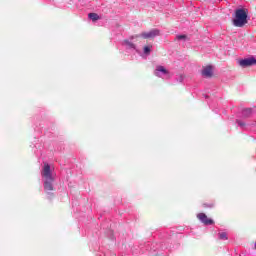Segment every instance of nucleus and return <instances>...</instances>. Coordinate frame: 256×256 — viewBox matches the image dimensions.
Returning <instances> with one entry per match:
<instances>
[{
  "label": "nucleus",
  "mask_w": 256,
  "mask_h": 256,
  "mask_svg": "<svg viewBox=\"0 0 256 256\" xmlns=\"http://www.w3.org/2000/svg\"><path fill=\"white\" fill-rule=\"evenodd\" d=\"M247 15L249 11L245 8H239L235 11V19L233 20V25L235 27H245L247 25Z\"/></svg>",
  "instance_id": "nucleus-1"
},
{
  "label": "nucleus",
  "mask_w": 256,
  "mask_h": 256,
  "mask_svg": "<svg viewBox=\"0 0 256 256\" xmlns=\"http://www.w3.org/2000/svg\"><path fill=\"white\" fill-rule=\"evenodd\" d=\"M41 175L43 180H55V168L49 165V163L44 162Z\"/></svg>",
  "instance_id": "nucleus-2"
},
{
  "label": "nucleus",
  "mask_w": 256,
  "mask_h": 256,
  "mask_svg": "<svg viewBox=\"0 0 256 256\" xmlns=\"http://www.w3.org/2000/svg\"><path fill=\"white\" fill-rule=\"evenodd\" d=\"M154 75H156V77H165L166 79H169V70L160 65L156 67Z\"/></svg>",
  "instance_id": "nucleus-3"
},
{
  "label": "nucleus",
  "mask_w": 256,
  "mask_h": 256,
  "mask_svg": "<svg viewBox=\"0 0 256 256\" xmlns=\"http://www.w3.org/2000/svg\"><path fill=\"white\" fill-rule=\"evenodd\" d=\"M159 35V29H152L149 32H142L140 37H143V39H153L155 37H159Z\"/></svg>",
  "instance_id": "nucleus-4"
},
{
  "label": "nucleus",
  "mask_w": 256,
  "mask_h": 256,
  "mask_svg": "<svg viewBox=\"0 0 256 256\" xmlns=\"http://www.w3.org/2000/svg\"><path fill=\"white\" fill-rule=\"evenodd\" d=\"M252 65H256V59L253 57L246 58L239 61L240 67H251Z\"/></svg>",
  "instance_id": "nucleus-5"
},
{
  "label": "nucleus",
  "mask_w": 256,
  "mask_h": 256,
  "mask_svg": "<svg viewBox=\"0 0 256 256\" xmlns=\"http://www.w3.org/2000/svg\"><path fill=\"white\" fill-rule=\"evenodd\" d=\"M197 218L204 223V225H213V220L208 218L207 215L205 213H199L197 215Z\"/></svg>",
  "instance_id": "nucleus-6"
},
{
  "label": "nucleus",
  "mask_w": 256,
  "mask_h": 256,
  "mask_svg": "<svg viewBox=\"0 0 256 256\" xmlns=\"http://www.w3.org/2000/svg\"><path fill=\"white\" fill-rule=\"evenodd\" d=\"M202 75H203V77H212V75H213V67L206 66L205 68H203Z\"/></svg>",
  "instance_id": "nucleus-7"
},
{
  "label": "nucleus",
  "mask_w": 256,
  "mask_h": 256,
  "mask_svg": "<svg viewBox=\"0 0 256 256\" xmlns=\"http://www.w3.org/2000/svg\"><path fill=\"white\" fill-rule=\"evenodd\" d=\"M44 181V190L53 191V182L55 180H43Z\"/></svg>",
  "instance_id": "nucleus-8"
},
{
  "label": "nucleus",
  "mask_w": 256,
  "mask_h": 256,
  "mask_svg": "<svg viewBox=\"0 0 256 256\" xmlns=\"http://www.w3.org/2000/svg\"><path fill=\"white\" fill-rule=\"evenodd\" d=\"M218 239L221 241H227V239H229L227 232H219Z\"/></svg>",
  "instance_id": "nucleus-9"
},
{
  "label": "nucleus",
  "mask_w": 256,
  "mask_h": 256,
  "mask_svg": "<svg viewBox=\"0 0 256 256\" xmlns=\"http://www.w3.org/2000/svg\"><path fill=\"white\" fill-rule=\"evenodd\" d=\"M89 19L92 21H99L101 18L97 15V13H89L88 14Z\"/></svg>",
  "instance_id": "nucleus-10"
},
{
  "label": "nucleus",
  "mask_w": 256,
  "mask_h": 256,
  "mask_svg": "<svg viewBox=\"0 0 256 256\" xmlns=\"http://www.w3.org/2000/svg\"><path fill=\"white\" fill-rule=\"evenodd\" d=\"M251 113H253V110L251 108H246L243 110L244 117H249V115H251Z\"/></svg>",
  "instance_id": "nucleus-11"
},
{
  "label": "nucleus",
  "mask_w": 256,
  "mask_h": 256,
  "mask_svg": "<svg viewBox=\"0 0 256 256\" xmlns=\"http://www.w3.org/2000/svg\"><path fill=\"white\" fill-rule=\"evenodd\" d=\"M177 41H185L187 39V35H177Z\"/></svg>",
  "instance_id": "nucleus-12"
},
{
  "label": "nucleus",
  "mask_w": 256,
  "mask_h": 256,
  "mask_svg": "<svg viewBox=\"0 0 256 256\" xmlns=\"http://www.w3.org/2000/svg\"><path fill=\"white\" fill-rule=\"evenodd\" d=\"M144 53H145L146 55H149V53H151V47L145 46V47H144Z\"/></svg>",
  "instance_id": "nucleus-13"
},
{
  "label": "nucleus",
  "mask_w": 256,
  "mask_h": 256,
  "mask_svg": "<svg viewBox=\"0 0 256 256\" xmlns=\"http://www.w3.org/2000/svg\"><path fill=\"white\" fill-rule=\"evenodd\" d=\"M124 43H125V45H128V47H131L132 49L135 48V44H133L129 41H125Z\"/></svg>",
  "instance_id": "nucleus-14"
},
{
  "label": "nucleus",
  "mask_w": 256,
  "mask_h": 256,
  "mask_svg": "<svg viewBox=\"0 0 256 256\" xmlns=\"http://www.w3.org/2000/svg\"><path fill=\"white\" fill-rule=\"evenodd\" d=\"M237 123H238V125L240 126V127H243L245 124L243 123V122H241V121H237Z\"/></svg>",
  "instance_id": "nucleus-15"
},
{
  "label": "nucleus",
  "mask_w": 256,
  "mask_h": 256,
  "mask_svg": "<svg viewBox=\"0 0 256 256\" xmlns=\"http://www.w3.org/2000/svg\"><path fill=\"white\" fill-rule=\"evenodd\" d=\"M209 207H213V204L209 205Z\"/></svg>",
  "instance_id": "nucleus-16"
},
{
  "label": "nucleus",
  "mask_w": 256,
  "mask_h": 256,
  "mask_svg": "<svg viewBox=\"0 0 256 256\" xmlns=\"http://www.w3.org/2000/svg\"><path fill=\"white\" fill-rule=\"evenodd\" d=\"M255 249H256V243H255Z\"/></svg>",
  "instance_id": "nucleus-17"
}]
</instances>
